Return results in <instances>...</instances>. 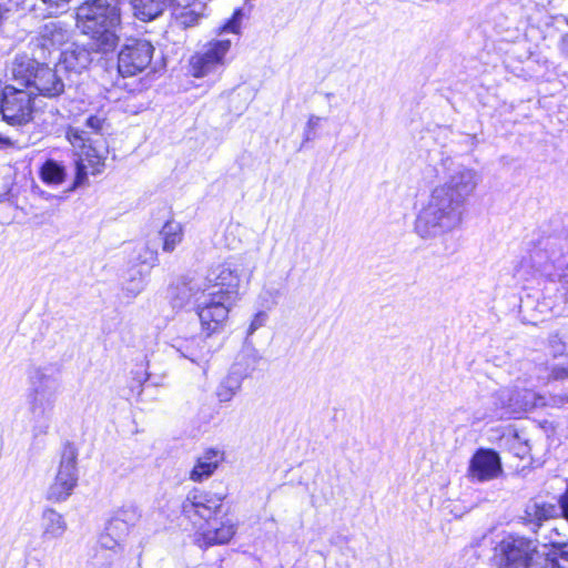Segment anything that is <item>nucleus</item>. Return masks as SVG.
<instances>
[{"label":"nucleus","instance_id":"1","mask_svg":"<svg viewBox=\"0 0 568 568\" xmlns=\"http://www.w3.org/2000/svg\"><path fill=\"white\" fill-rule=\"evenodd\" d=\"M440 166L444 182L430 191L414 223L415 233L423 240L443 237L456 230L462 223L465 203L480 182L475 169L450 158L443 159Z\"/></svg>","mask_w":568,"mask_h":568},{"label":"nucleus","instance_id":"2","mask_svg":"<svg viewBox=\"0 0 568 568\" xmlns=\"http://www.w3.org/2000/svg\"><path fill=\"white\" fill-rule=\"evenodd\" d=\"M254 271L255 263L247 255L230 257L209 270L205 290L197 300L199 318L207 336L225 324L241 284L248 283Z\"/></svg>","mask_w":568,"mask_h":568},{"label":"nucleus","instance_id":"3","mask_svg":"<svg viewBox=\"0 0 568 568\" xmlns=\"http://www.w3.org/2000/svg\"><path fill=\"white\" fill-rule=\"evenodd\" d=\"M222 497L193 489L182 503V514L196 529V542L202 546L227 544L236 532V525L231 519L216 521L221 513Z\"/></svg>","mask_w":568,"mask_h":568},{"label":"nucleus","instance_id":"4","mask_svg":"<svg viewBox=\"0 0 568 568\" xmlns=\"http://www.w3.org/2000/svg\"><path fill=\"white\" fill-rule=\"evenodd\" d=\"M119 4L109 0H87L77 8V27L90 38L93 52H112L119 42Z\"/></svg>","mask_w":568,"mask_h":568},{"label":"nucleus","instance_id":"5","mask_svg":"<svg viewBox=\"0 0 568 568\" xmlns=\"http://www.w3.org/2000/svg\"><path fill=\"white\" fill-rule=\"evenodd\" d=\"M537 538L509 532L496 542L490 562L494 568H538L542 558Z\"/></svg>","mask_w":568,"mask_h":568},{"label":"nucleus","instance_id":"6","mask_svg":"<svg viewBox=\"0 0 568 568\" xmlns=\"http://www.w3.org/2000/svg\"><path fill=\"white\" fill-rule=\"evenodd\" d=\"M230 39H213L190 58V71L195 78L221 73L227 64Z\"/></svg>","mask_w":568,"mask_h":568},{"label":"nucleus","instance_id":"7","mask_svg":"<svg viewBox=\"0 0 568 568\" xmlns=\"http://www.w3.org/2000/svg\"><path fill=\"white\" fill-rule=\"evenodd\" d=\"M78 450L68 443L64 445L54 481L48 490V499L52 501L67 500L78 484Z\"/></svg>","mask_w":568,"mask_h":568},{"label":"nucleus","instance_id":"8","mask_svg":"<svg viewBox=\"0 0 568 568\" xmlns=\"http://www.w3.org/2000/svg\"><path fill=\"white\" fill-rule=\"evenodd\" d=\"M257 361L254 354H243L236 359L216 386L215 396L220 403L231 402L241 392L243 382L253 374Z\"/></svg>","mask_w":568,"mask_h":568},{"label":"nucleus","instance_id":"9","mask_svg":"<svg viewBox=\"0 0 568 568\" xmlns=\"http://www.w3.org/2000/svg\"><path fill=\"white\" fill-rule=\"evenodd\" d=\"M154 47L141 39L129 40L118 55V70L122 77H133L143 72L153 58Z\"/></svg>","mask_w":568,"mask_h":568},{"label":"nucleus","instance_id":"10","mask_svg":"<svg viewBox=\"0 0 568 568\" xmlns=\"http://www.w3.org/2000/svg\"><path fill=\"white\" fill-rule=\"evenodd\" d=\"M33 91H26L14 85H7L3 90L1 113L10 124H24L32 118L33 103L31 95Z\"/></svg>","mask_w":568,"mask_h":568},{"label":"nucleus","instance_id":"11","mask_svg":"<svg viewBox=\"0 0 568 568\" xmlns=\"http://www.w3.org/2000/svg\"><path fill=\"white\" fill-rule=\"evenodd\" d=\"M560 514L568 519V487L559 499V506L538 500L528 503L523 519L525 524L531 526V530L537 534L544 521L557 518Z\"/></svg>","mask_w":568,"mask_h":568},{"label":"nucleus","instance_id":"12","mask_svg":"<svg viewBox=\"0 0 568 568\" xmlns=\"http://www.w3.org/2000/svg\"><path fill=\"white\" fill-rule=\"evenodd\" d=\"M77 176L75 183L82 184L88 174L97 175L104 169V161L108 154L106 143H85V146H78Z\"/></svg>","mask_w":568,"mask_h":568},{"label":"nucleus","instance_id":"13","mask_svg":"<svg viewBox=\"0 0 568 568\" xmlns=\"http://www.w3.org/2000/svg\"><path fill=\"white\" fill-rule=\"evenodd\" d=\"M58 396L53 395H27L28 409L36 435L48 433L54 415Z\"/></svg>","mask_w":568,"mask_h":568},{"label":"nucleus","instance_id":"14","mask_svg":"<svg viewBox=\"0 0 568 568\" xmlns=\"http://www.w3.org/2000/svg\"><path fill=\"white\" fill-rule=\"evenodd\" d=\"M503 471L498 454L490 449L477 450L470 459L468 477L473 481H487L497 478Z\"/></svg>","mask_w":568,"mask_h":568},{"label":"nucleus","instance_id":"15","mask_svg":"<svg viewBox=\"0 0 568 568\" xmlns=\"http://www.w3.org/2000/svg\"><path fill=\"white\" fill-rule=\"evenodd\" d=\"M28 394L58 396L60 389L59 369L53 365L33 366L28 373Z\"/></svg>","mask_w":568,"mask_h":568},{"label":"nucleus","instance_id":"16","mask_svg":"<svg viewBox=\"0 0 568 568\" xmlns=\"http://www.w3.org/2000/svg\"><path fill=\"white\" fill-rule=\"evenodd\" d=\"M71 37L72 31L61 21H49L43 24L37 38V45L42 50L41 58H47L45 52L51 54L54 51H60Z\"/></svg>","mask_w":568,"mask_h":568},{"label":"nucleus","instance_id":"17","mask_svg":"<svg viewBox=\"0 0 568 568\" xmlns=\"http://www.w3.org/2000/svg\"><path fill=\"white\" fill-rule=\"evenodd\" d=\"M106 126L104 118L90 115L82 128L71 126L67 131V138L73 146H85V143H105L103 133Z\"/></svg>","mask_w":568,"mask_h":568},{"label":"nucleus","instance_id":"18","mask_svg":"<svg viewBox=\"0 0 568 568\" xmlns=\"http://www.w3.org/2000/svg\"><path fill=\"white\" fill-rule=\"evenodd\" d=\"M172 18L182 28H191L199 23L204 14L205 3L201 0H173Z\"/></svg>","mask_w":568,"mask_h":568},{"label":"nucleus","instance_id":"19","mask_svg":"<svg viewBox=\"0 0 568 568\" xmlns=\"http://www.w3.org/2000/svg\"><path fill=\"white\" fill-rule=\"evenodd\" d=\"M31 89H34L42 95L53 98L63 92L64 84L53 69L40 63L33 75Z\"/></svg>","mask_w":568,"mask_h":568},{"label":"nucleus","instance_id":"20","mask_svg":"<svg viewBox=\"0 0 568 568\" xmlns=\"http://www.w3.org/2000/svg\"><path fill=\"white\" fill-rule=\"evenodd\" d=\"M41 539L53 541L63 538L68 530V523L64 516L53 508H45L41 515Z\"/></svg>","mask_w":568,"mask_h":568},{"label":"nucleus","instance_id":"21","mask_svg":"<svg viewBox=\"0 0 568 568\" xmlns=\"http://www.w3.org/2000/svg\"><path fill=\"white\" fill-rule=\"evenodd\" d=\"M223 460V453L209 448L203 452L196 459L193 469L190 473V479L195 483H201L211 477L221 462Z\"/></svg>","mask_w":568,"mask_h":568},{"label":"nucleus","instance_id":"22","mask_svg":"<svg viewBox=\"0 0 568 568\" xmlns=\"http://www.w3.org/2000/svg\"><path fill=\"white\" fill-rule=\"evenodd\" d=\"M204 290L205 284L203 285L197 280H182L171 288L173 305L175 307H182L185 304L190 303L192 300H194L196 303V310L199 311L197 300Z\"/></svg>","mask_w":568,"mask_h":568},{"label":"nucleus","instance_id":"23","mask_svg":"<svg viewBox=\"0 0 568 568\" xmlns=\"http://www.w3.org/2000/svg\"><path fill=\"white\" fill-rule=\"evenodd\" d=\"M40 63L28 57H19L12 63L11 74L17 88L31 90L33 75Z\"/></svg>","mask_w":568,"mask_h":568},{"label":"nucleus","instance_id":"24","mask_svg":"<svg viewBox=\"0 0 568 568\" xmlns=\"http://www.w3.org/2000/svg\"><path fill=\"white\" fill-rule=\"evenodd\" d=\"M204 342L202 338L192 337L190 339H183L181 337H176L173 339L172 347H174L181 355L192 363H195L206 369V358L203 352L204 346L202 345Z\"/></svg>","mask_w":568,"mask_h":568},{"label":"nucleus","instance_id":"25","mask_svg":"<svg viewBox=\"0 0 568 568\" xmlns=\"http://www.w3.org/2000/svg\"><path fill=\"white\" fill-rule=\"evenodd\" d=\"M67 69L81 72L87 69L91 61V51L83 45L72 43L71 47L60 53Z\"/></svg>","mask_w":568,"mask_h":568},{"label":"nucleus","instance_id":"26","mask_svg":"<svg viewBox=\"0 0 568 568\" xmlns=\"http://www.w3.org/2000/svg\"><path fill=\"white\" fill-rule=\"evenodd\" d=\"M550 546L548 551H541L538 568H568V542L550 540Z\"/></svg>","mask_w":568,"mask_h":568},{"label":"nucleus","instance_id":"27","mask_svg":"<svg viewBox=\"0 0 568 568\" xmlns=\"http://www.w3.org/2000/svg\"><path fill=\"white\" fill-rule=\"evenodd\" d=\"M159 236L162 241V251L172 253L184 239L183 226L178 221L169 220L159 231Z\"/></svg>","mask_w":568,"mask_h":568},{"label":"nucleus","instance_id":"28","mask_svg":"<svg viewBox=\"0 0 568 568\" xmlns=\"http://www.w3.org/2000/svg\"><path fill=\"white\" fill-rule=\"evenodd\" d=\"M513 413L520 414L528 412L538 405H544V400L534 390L527 388H513Z\"/></svg>","mask_w":568,"mask_h":568},{"label":"nucleus","instance_id":"29","mask_svg":"<svg viewBox=\"0 0 568 568\" xmlns=\"http://www.w3.org/2000/svg\"><path fill=\"white\" fill-rule=\"evenodd\" d=\"M513 388H500L491 395V416L504 419L513 415Z\"/></svg>","mask_w":568,"mask_h":568},{"label":"nucleus","instance_id":"30","mask_svg":"<svg viewBox=\"0 0 568 568\" xmlns=\"http://www.w3.org/2000/svg\"><path fill=\"white\" fill-rule=\"evenodd\" d=\"M169 0H132L134 16L143 21H151L159 17Z\"/></svg>","mask_w":568,"mask_h":568},{"label":"nucleus","instance_id":"31","mask_svg":"<svg viewBox=\"0 0 568 568\" xmlns=\"http://www.w3.org/2000/svg\"><path fill=\"white\" fill-rule=\"evenodd\" d=\"M146 275V272L135 266L126 271L122 287L128 296L136 297L144 290Z\"/></svg>","mask_w":568,"mask_h":568},{"label":"nucleus","instance_id":"32","mask_svg":"<svg viewBox=\"0 0 568 568\" xmlns=\"http://www.w3.org/2000/svg\"><path fill=\"white\" fill-rule=\"evenodd\" d=\"M131 262L153 267L158 262V250L148 242L135 245Z\"/></svg>","mask_w":568,"mask_h":568},{"label":"nucleus","instance_id":"33","mask_svg":"<svg viewBox=\"0 0 568 568\" xmlns=\"http://www.w3.org/2000/svg\"><path fill=\"white\" fill-rule=\"evenodd\" d=\"M65 172L64 168L61 166L53 160H48L42 165L41 179L48 184H60L64 181Z\"/></svg>","mask_w":568,"mask_h":568},{"label":"nucleus","instance_id":"34","mask_svg":"<svg viewBox=\"0 0 568 568\" xmlns=\"http://www.w3.org/2000/svg\"><path fill=\"white\" fill-rule=\"evenodd\" d=\"M281 296V287L274 283H265L260 295L258 301L261 306L271 310L278 302Z\"/></svg>","mask_w":568,"mask_h":568},{"label":"nucleus","instance_id":"35","mask_svg":"<svg viewBox=\"0 0 568 568\" xmlns=\"http://www.w3.org/2000/svg\"><path fill=\"white\" fill-rule=\"evenodd\" d=\"M114 516L124 523L128 527H134L141 518L140 509L134 505L123 506L115 511Z\"/></svg>","mask_w":568,"mask_h":568},{"label":"nucleus","instance_id":"36","mask_svg":"<svg viewBox=\"0 0 568 568\" xmlns=\"http://www.w3.org/2000/svg\"><path fill=\"white\" fill-rule=\"evenodd\" d=\"M105 530H108L112 537L123 541L124 538L130 534L131 528L128 527L124 523H122L119 518L113 516L109 520Z\"/></svg>","mask_w":568,"mask_h":568},{"label":"nucleus","instance_id":"37","mask_svg":"<svg viewBox=\"0 0 568 568\" xmlns=\"http://www.w3.org/2000/svg\"><path fill=\"white\" fill-rule=\"evenodd\" d=\"M242 18V9H236L232 18L221 28V32H232L234 34H239L241 30Z\"/></svg>","mask_w":568,"mask_h":568},{"label":"nucleus","instance_id":"38","mask_svg":"<svg viewBox=\"0 0 568 568\" xmlns=\"http://www.w3.org/2000/svg\"><path fill=\"white\" fill-rule=\"evenodd\" d=\"M100 545L110 550H115L121 545V540L112 537L108 530L100 537Z\"/></svg>","mask_w":568,"mask_h":568},{"label":"nucleus","instance_id":"39","mask_svg":"<svg viewBox=\"0 0 568 568\" xmlns=\"http://www.w3.org/2000/svg\"><path fill=\"white\" fill-rule=\"evenodd\" d=\"M267 315L265 312H258L254 318L252 320L247 333L248 335H252L256 329L262 327L266 322Z\"/></svg>","mask_w":568,"mask_h":568},{"label":"nucleus","instance_id":"40","mask_svg":"<svg viewBox=\"0 0 568 568\" xmlns=\"http://www.w3.org/2000/svg\"><path fill=\"white\" fill-rule=\"evenodd\" d=\"M554 375L558 379L567 378L568 377V363L566 365L555 367Z\"/></svg>","mask_w":568,"mask_h":568},{"label":"nucleus","instance_id":"41","mask_svg":"<svg viewBox=\"0 0 568 568\" xmlns=\"http://www.w3.org/2000/svg\"><path fill=\"white\" fill-rule=\"evenodd\" d=\"M49 7L54 8L57 10L64 9L70 0H42Z\"/></svg>","mask_w":568,"mask_h":568},{"label":"nucleus","instance_id":"42","mask_svg":"<svg viewBox=\"0 0 568 568\" xmlns=\"http://www.w3.org/2000/svg\"><path fill=\"white\" fill-rule=\"evenodd\" d=\"M561 50L568 55V34L564 36L561 39Z\"/></svg>","mask_w":568,"mask_h":568},{"label":"nucleus","instance_id":"43","mask_svg":"<svg viewBox=\"0 0 568 568\" xmlns=\"http://www.w3.org/2000/svg\"><path fill=\"white\" fill-rule=\"evenodd\" d=\"M560 276V280L565 283H568V263L567 265L562 268L561 273L559 274Z\"/></svg>","mask_w":568,"mask_h":568},{"label":"nucleus","instance_id":"44","mask_svg":"<svg viewBox=\"0 0 568 568\" xmlns=\"http://www.w3.org/2000/svg\"><path fill=\"white\" fill-rule=\"evenodd\" d=\"M11 144L12 142L10 141V139L0 135V145L9 146Z\"/></svg>","mask_w":568,"mask_h":568},{"label":"nucleus","instance_id":"45","mask_svg":"<svg viewBox=\"0 0 568 568\" xmlns=\"http://www.w3.org/2000/svg\"><path fill=\"white\" fill-rule=\"evenodd\" d=\"M314 120H318V119H317V118L312 116V118L308 120V125H310L311 128H313V126L316 124V123L314 122Z\"/></svg>","mask_w":568,"mask_h":568}]
</instances>
